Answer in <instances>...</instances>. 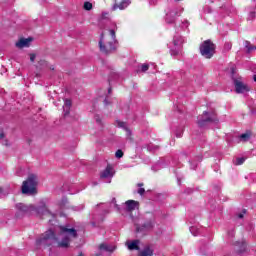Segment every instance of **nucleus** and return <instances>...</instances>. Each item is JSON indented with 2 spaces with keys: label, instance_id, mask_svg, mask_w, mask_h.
<instances>
[{
  "label": "nucleus",
  "instance_id": "nucleus-17",
  "mask_svg": "<svg viewBox=\"0 0 256 256\" xmlns=\"http://www.w3.org/2000/svg\"><path fill=\"white\" fill-rule=\"evenodd\" d=\"M154 250L151 246H145L138 256H153Z\"/></svg>",
  "mask_w": 256,
  "mask_h": 256
},
{
  "label": "nucleus",
  "instance_id": "nucleus-12",
  "mask_svg": "<svg viewBox=\"0 0 256 256\" xmlns=\"http://www.w3.org/2000/svg\"><path fill=\"white\" fill-rule=\"evenodd\" d=\"M31 41H33L31 38H21L15 43V45L17 49H25V47H29L31 45Z\"/></svg>",
  "mask_w": 256,
  "mask_h": 256
},
{
  "label": "nucleus",
  "instance_id": "nucleus-14",
  "mask_svg": "<svg viewBox=\"0 0 256 256\" xmlns=\"http://www.w3.org/2000/svg\"><path fill=\"white\" fill-rule=\"evenodd\" d=\"M116 126L120 127V129H124V131H126V137L128 139H131V135H133V133L131 132V129H129V127H127V123L117 120L116 121Z\"/></svg>",
  "mask_w": 256,
  "mask_h": 256
},
{
  "label": "nucleus",
  "instance_id": "nucleus-3",
  "mask_svg": "<svg viewBox=\"0 0 256 256\" xmlns=\"http://www.w3.org/2000/svg\"><path fill=\"white\" fill-rule=\"evenodd\" d=\"M33 211H36V213H48L47 206L41 202L40 206L36 208L33 205H27L23 203L16 204V217H23V215H29L30 213H33Z\"/></svg>",
  "mask_w": 256,
  "mask_h": 256
},
{
  "label": "nucleus",
  "instance_id": "nucleus-1",
  "mask_svg": "<svg viewBox=\"0 0 256 256\" xmlns=\"http://www.w3.org/2000/svg\"><path fill=\"white\" fill-rule=\"evenodd\" d=\"M58 229V237L55 236V232L51 229L41 234L36 240L37 247H51V245L57 243L58 247L68 249V247H71V241L79 237L77 230L69 225L59 226Z\"/></svg>",
  "mask_w": 256,
  "mask_h": 256
},
{
  "label": "nucleus",
  "instance_id": "nucleus-25",
  "mask_svg": "<svg viewBox=\"0 0 256 256\" xmlns=\"http://www.w3.org/2000/svg\"><path fill=\"white\" fill-rule=\"evenodd\" d=\"M256 18V12L252 11L248 14V21H253Z\"/></svg>",
  "mask_w": 256,
  "mask_h": 256
},
{
  "label": "nucleus",
  "instance_id": "nucleus-29",
  "mask_svg": "<svg viewBox=\"0 0 256 256\" xmlns=\"http://www.w3.org/2000/svg\"><path fill=\"white\" fill-rule=\"evenodd\" d=\"M29 57H30V61L33 63V62L35 61L36 57H37V54H35V53H30V54H29Z\"/></svg>",
  "mask_w": 256,
  "mask_h": 256
},
{
  "label": "nucleus",
  "instance_id": "nucleus-24",
  "mask_svg": "<svg viewBox=\"0 0 256 256\" xmlns=\"http://www.w3.org/2000/svg\"><path fill=\"white\" fill-rule=\"evenodd\" d=\"M250 137H251V135H249L247 133L240 135L241 141H249Z\"/></svg>",
  "mask_w": 256,
  "mask_h": 256
},
{
  "label": "nucleus",
  "instance_id": "nucleus-34",
  "mask_svg": "<svg viewBox=\"0 0 256 256\" xmlns=\"http://www.w3.org/2000/svg\"><path fill=\"white\" fill-rule=\"evenodd\" d=\"M4 137H5V134H4V133H1V134H0V139H4Z\"/></svg>",
  "mask_w": 256,
  "mask_h": 256
},
{
  "label": "nucleus",
  "instance_id": "nucleus-15",
  "mask_svg": "<svg viewBox=\"0 0 256 256\" xmlns=\"http://www.w3.org/2000/svg\"><path fill=\"white\" fill-rule=\"evenodd\" d=\"M126 209L128 211H135L139 207V202L135 200H128L125 202Z\"/></svg>",
  "mask_w": 256,
  "mask_h": 256
},
{
  "label": "nucleus",
  "instance_id": "nucleus-28",
  "mask_svg": "<svg viewBox=\"0 0 256 256\" xmlns=\"http://www.w3.org/2000/svg\"><path fill=\"white\" fill-rule=\"evenodd\" d=\"M141 71L145 73V71H149V64H142Z\"/></svg>",
  "mask_w": 256,
  "mask_h": 256
},
{
  "label": "nucleus",
  "instance_id": "nucleus-9",
  "mask_svg": "<svg viewBox=\"0 0 256 256\" xmlns=\"http://www.w3.org/2000/svg\"><path fill=\"white\" fill-rule=\"evenodd\" d=\"M155 227V220L150 219L146 222H144L140 226H136V232L137 233H147V231H151Z\"/></svg>",
  "mask_w": 256,
  "mask_h": 256
},
{
  "label": "nucleus",
  "instance_id": "nucleus-26",
  "mask_svg": "<svg viewBox=\"0 0 256 256\" xmlns=\"http://www.w3.org/2000/svg\"><path fill=\"white\" fill-rule=\"evenodd\" d=\"M111 204L114 205L117 211H120L121 208L117 205V199L113 198Z\"/></svg>",
  "mask_w": 256,
  "mask_h": 256
},
{
  "label": "nucleus",
  "instance_id": "nucleus-19",
  "mask_svg": "<svg viewBox=\"0 0 256 256\" xmlns=\"http://www.w3.org/2000/svg\"><path fill=\"white\" fill-rule=\"evenodd\" d=\"M238 253H245L247 251V244L245 242H237L236 244Z\"/></svg>",
  "mask_w": 256,
  "mask_h": 256
},
{
  "label": "nucleus",
  "instance_id": "nucleus-33",
  "mask_svg": "<svg viewBox=\"0 0 256 256\" xmlns=\"http://www.w3.org/2000/svg\"><path fill=\"white\" fill-rule=\"evenodd\" d=\"M95 119L98 123H101V118L99 116H96Z\"/></svg>",
  "mask_w": 256,
  "mask_h": 256
},
{
  "label": "nucleus",
  "instance_id": "nucleus-4",
  "mask_svg": "<svg viewBox=\"0 0 256 256\" xmlns=\"http://www.w3.org/2000/svg\"><path fill=\"white\" fill-rule=\"evenodd\" d=\"M39 178L35 174H30L26 181L22 183L21 191L23 195H37Z\"/></svg>",
  "mask_w": 256,
  "mask_h": 256
},
{
  "label": "nucleus",
  "instance_id": "nucleus-18",
  "mask_svg": "<svg viewBox=\"0 0 256 256\" xmlns=\"http://www.w3.org/2000/svg\"><path fill=\"white\" fill-rule=\"evenodd\" d=\"M100 251H107L108 253H113L115 251L116 247L109 244H100L99 246Z\"/></svg>",
  "mask_w": 256,
  "mask_h": 256
},
{
  "label": "nucleus",
  "instance_id": "nucleus-5",
  "mask_svg": "<svg viewBox=\"0 0 256 256\" xmlns=\"http://www.w3.org/2000/svg\"><path fill=\"white\" fill-rule=\"evenodd\" d=\"M181 13H183V8H181V6L179 7H169L166 10V17H165V21L168 25H173V23H175V21L177 20V17H179L181 15Z\"/></svg>",
  "mask_w": 256,
  "mask_h": 256
},
{
  "label": "nucleus",
  "instance_id": "nucleus-27",
  "mask_svg": "<svg viewBox=\"0 0 256 256\" xmlns=\"http://www.w3.org/2000/svg\"><path fill=\"white\" fill-rule=\"evenodd\" d=\"M115 157L117 159H121V157H123V150H117L115 153Z\"/></svg>",
  "mask_w": 256,
  "mask_h": 256
},
{
  "label": "nucleus",
  "instance_id": "nucleus-31",
  "mask_svg": "<svg viewBox=\"0 0 256 256\" xmlns=\"http://www.w3.org/2000/svg\"><path fill=\"white\" fill-rule=\"evenodd\" d=\"M138 194L139 195H145V188H139L138 189Z\"/></svg>",
  "mask_w": 256,
  "mask_h": 256
},
{
  "label": "nucleus",
  "instance_id": "nucleus-11",
  "mask_svg": "<svg viewBox=\"0 0 256 256\" xmlns=\"http://www.w3.org/2000/svg\"><path fill=\"white\" fill-rule=\"evenodd\" d=\"M183 43V39L181 36H175L173 39V45L175 49H171L170 53L173 57H176V55H179V47H181V44Z\"/></svg>",
  "mask_w": 256,
  "mask_h": 256
},
{
  "label": "nucleus",
  "instance_id": "nucleus-7",
  "mask_svg": "<svg viewBox=\"0 0 256 256\" xmlns=\"http://www.w3.org/2000/svg\"><path fill=\"white\" fill-rule=\"evenodd\" d=\"M217 116L213 112L204 111L201 116L198 117V127H206L207 123H218Z\"/></svg>",
  "mask_w": 256,
  "mask_h": 256
},
{
  "label": "nucleus",
  "instance_id": "nucleus-13",
  "mask_svg": "<svg viewBox=\"0 0 256 256\" xmlns=\"http://www.w3.org/2000/svg\"><path fill=\"white\" fill-rule=\"evenodd\" d=\"M131 5V0H122L119 4H114L112 7V11H117V9H120V11H123L124 9H127Z\"/></svg>",
  "mask_w": 256,
  "mask_h": 256
},
{
  "label": "nucleus",
  "instance_id": "nucleus-39",
  "mask_svg": "<svg viewBox=\"0 0 256 256\" xmlns=\"http://www.w3.org/2000/svg\"><path fill=\"white\" fill-rule=\"evenodd\" d=\"M138 187H143V184H141V183H140V184H138Z\"/></svg>",
  "mask_w": 256,
  "mask_h": 256
},
{
  "label": "nucleus",
  "instance_id": "nucleus-21",
  "mask_svg": "<svg viewBox=\"0 0 256 256\" xmlns=\"http://www.w3.org/2000/svg\"><path fill=\"white\" fill-rule=\"evenodd\" d=\"M190 232L194 237H197V235H199V228H197V226H191Z\"/></svg>",
  "mask_w": 256,
  "mask_h": 256
},
{
  "label": "nucleus",
  "instance_id": "nucleus-40",
  "mask_svg": "<svg viewBox=\"0 0 256 256\" xmlns=\"http://www.w3.org/2000/svg\"><path fill=\"white\" fill-rule=\"evenodd\" d=\"M108 93H111V88L108 89Z\"/></svg>",
  "mask_w": 256,
  "mask_h": 256
},
{
  "label": "nucleus",
  "instance_id": "nucleus-8",
  "mask_svg": "<svg viewBox=\"0 0 256 256\" xmlns=\"http://www.w3.org/2000/svg\"><path fill=\"white\" fill-rule=\"evenodd\" d=\"M115 175V169H113V166L108 165L101 173H100V179H103L105 183H111V179H113Z\"/></svg>",
  "mask_w": 256,
  "mask_h": 256
},
{
  "label": "nucleus",
  "instance_id": "nucleus-2",
  "mask_svg": "<svg viewBox=\"0 0 256 256\" xmlns=\"http://www.w3.org/2000/svg\"><path fill=\"white\" fill-rule=\"evenodd\" d=\"M116 31L117 25H114V28L110 29L108 34H101L98 46L103 55H111V53H115V51H117Z\"/></svg>",
  "mask_w": 256,
  "mask_h": 256
},
{
  "label": "nucleus",
  "instance_id": "nucleus-23",
  "mask_svg": "<svg viewBox=\"0 0 256 256\" xmlns=\"http://www.w3.org/2000/svg\"><path fill=\"white\" fill-rule=\"evenodd\" d=\"M243 163H245V158L241 157V158H236L234 164L235 165H243Z\"/></svg>",
  "mask_w": 256,
  "mask_h": 256
},
{
  "label": "nucleus",
  "instance_id": "nucleus-32",
  "mask_svg": "<svg viewBox=\"0 0 256 256\" xmlns=\"http://www.w3.org/2000/svg\"><path fill=\"white\" fill-rule=\"evenodd\" d=\"M191 169H197V163H191Z\"/></svg>",
  "mask_w": 256,
  "mask_h": 256
},
{
  "label": "nucleus",
  "instance_id": "nucleus-30",
  "mask_svg": "<svg viewBox=\"0 0 256 256\" xmlns=\"http://www.w3.org/2000/svg\"><path fill=\"white\" fill-rule=\"evenodd\" d=\"M231 44H229V43H226L225 44V46H224V49L226 50V51H231Z\"/></svg>",
  "mask_w": 256,
  "mask_h": 256
},
{
  "label": "nucleus",
  "instance_id": "nucleus-38",
  "mask_svg": "<svg viewBox=\"0 0 256 256\" xmlns=\"http://www.w3.org/2000/svg\"><path fill=\"white\" fill-rule=\"evenodd\" d=\"M104 103H105V105H107V104H108L107 99H105V100H104Z\"/></svg>",
  "mask_w": 256,
  "mask_h": 256
},
{
  "label": "nucleus",
  "instance_id": "nucleus-37",
  "mask_svg": "<svg viewBox=\"0 0 256 256\" xmlns=\"http://www.w3.org/2000/svg\"><path fill=\"white\" fill-rule=\"evenodd\" d=\"M182 133H177L176 137H181Z\"/></svg>",
  "mask_w": 256,
  "mask_h": 256
},
{
  "label": "nucleus",
  "instance_id": "nucleus-36",
  "mask_svg": "<svg viewBox=\"0 0 256 256\" xmlns=\"http://www.w3.org/2000/svg\"><path fill=\"white\" fill-rule=\"evenodd\" d=\"M239 219H243V214L238 215Z\"/></svg>",
  "mask_w": 256,
  "mask_h": 256
},
{
  "label": "nucleus",
  "instance_id": "nucleus-6",
  "mask_svg": "<svg viewBox=\"0 0 256 256\" xmlns=\"http://www.w3.org/2000/svg\"><path fill=\"white\" fill-rule=\"evenodd\" d=\"M200 53L205 59H211L215 55V44L211 40L204 41L200 46Z\"/></svg>",
  "mask_w": 256,
  "mask_h": 256
},
{
  "label": "nucleus",
  "instance_id": "nucleus-16",
  "mask_svg": "<svg viewBox=\"0 0 256 256\" xmlns=\"http://www.w3.org/2000/svg\"><path fill=\"white\" fill-rule=\"evenodd\" d=\"M126 247L129 251H139V240L127 241Z\"/></svg>",
  "mask_w": 256,
  "mask_h": 256
},
{
  "label": "nucleus",
  "instance_id": "nucleus-22",
  "mask_svg": "<svg viewBox=\"0 0 256 256\" xmlns=\"http://www.w3.org/2000/svg\"><path fill=\"white\" fill-rule=\"evenodd\" d=\"M84 9L85 11H91L93 9V4L91 2H84Z\"/></svg>",
  "mask_w": 256,
  "mask_h": 256
},
{
  "label": "nucleus",
  "instance_id": "nucleus-20",
  "mask_svg": "<svg viewBox=\"0 0 256 256\" xmlns=\"http://www.w3.org/2000/svg\"><path fill=\"white\" fill-rule=\"evenodd\" d=\"M69 109H71V100L65 99L64 100V106H63V110H64L65 115H69Z\"/></svg>",
  "mask_w": 256,
  "mask_h": 256
},
{
  "label": "nucleus",
  "instance_id": "nucleus-35",
  "mask_svg": "<svg viewBox=\"0 0 256 256\" xmlns=\"http://www.w3.org/2000/svg\"><path fill=\"white\" fill-rule=\"evenodd\" d=\"M2 193H3V188H0V198H1Z\"/></svg>",
  "mask_w": 256,
  "mask_h": 256
},
{
  "label": "nucleus",
  "instance_id": "nucleus-10",
  "mask_svg": "<svg viewBox=\"0 0 256 256\" xmlns=\"http://www.w3.org/2000/svg\"><path fill=\"white\" fill-rule=\"evenodd\" d=\"M234 86L236 93H247L249 91V86L241 81V78H234Z\"/></svg>",
  "mask_w": 256,
  "mask_h": 256
},
{
  "label": "nucleus",
  "instance_id": "nucleus-41",
  "mask_svg": "<svg viewBox=\"0 0 256 256\" xmlns=\"http://www.w3.org/2000/svg\"><path fill=\"white\" fill-rule=\"evenodd\" d=\"M175 1H179V0H175Z\"/></svg>",
  "mask_w": 256,
  "mask_h": 256
}]
</instances>
